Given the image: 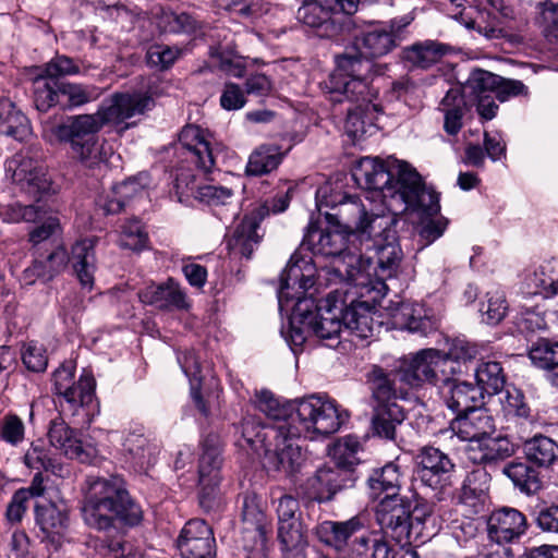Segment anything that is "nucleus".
<instances>
[{
    "label": "nucleus",
    "mask_w": 558,
    "mask_h": 558,
    "mask_svg": "<svg viewBox=\"0 0 558 558\" xmlns=\"http://www.w3.org/2000/svg\"><path fill=\"white\" fill-rule=\"evenodd\" d=\"M256 408L275 424L264 425L252 414L243 417L241 435L254 450L263 447L268 451L275 435L280 436L288 430L294 435H331L349 418L348 411L340 410L336 401L319 396L280 403L270 391L262 390L256 393Z\"/></svg>",
    "instance_id": "nucleus-1"
},
{
    "label": "nucleus",
    "mask_w": 558,
    "mask_h": 558,
    "mask_svg": "<svg viewBox=\"0 0 558 558\" xmlns=\"http://www.w3.org/2000/svg\"><path fill=\"white\" fill-rule=\"evenodd\" d=\"M154 105L147 94H114L108 105H102L95 113L68 117L53 126L51 134L60 143L69 144L72 158L88 170L99 169L112 155L98 133L107 124H120L136 114H143Z\"/></svg>",
    "instance_id": "nucleus-2"
},
{
    "label": "nucleus",
    "mask_w": 558,
    "mask_h": 558,
    "mask_svg": "<svg viewBox=\"0 0 558 558\" xmlns=\"http://www.w3.org/2000/svg\"><path fill=\"white\" fill-rule=\"evenodd\" d=\"M354 181L378 193L388 213L396 216L408 209L439 213V196L427 187L421 174L408 162L375 157L361 158L353 169Z\"/></svg>",
    "instance_id": "nucleus-3"
},
{
    "label": "nucleus",
    "mask_w": 558,
    "mask_h": 558,
    "mask_svg": "<svg viewBox=\"0 0 558 558\" xmlns=\"http://www.w3.org/2000/svg\"><path fill=\"white\" fill-rule=\"evenodd\" d=\"M350 235L339 228L319 229L310 223L301 243V250L311 253L313 258H330L328 265L319 266L318 279L326 288L332 286H354L369 290L372 283L373 258L362 253L347 250Z\"/></svg>",
    "instance_id": "nucleus-4"
},
{
    "label": "nucleus",
    "mask_w": 558,
    "mask_h": 558,
    "mask_svg": "<svg viewBox=\"0 0 558 558\" xmlns=\"http://www.w3.org/2000/svg\"><path fill=\"white\" fill-rule=\"evenodd\" d=\"M316 206L329 226L339 228L347 234L371 239L377 229L397 223V216L369 214L357 195H348L332 182L322 184L315 194Z\"/></svg>",
    "instance_id": "nucleus-5"
},
{
    "label": "nucleus",
    "mask_w": 558,
    "mask_h": 558,
    "mask_svg": "<svg viewBox=\"0 0 558 558\" xmlns=\"http://www.w3.org/2000/svg\"><path fill=\"white\" fill-rule=\"evenodd\" d=\"M84 522L92 529L107 531L116 520L135 526L143 519L141 507L130 497L119 477L95 478L88 484L82 507Z\"/></svg>",
    "instance_id": "nucleus-6"
},
{
    "label": "nucleus",
    "mask_w": 558,
    "mask_h": 558,
    "mask_svg": "<svg viewBox=\"0 0 558 558\" xmlns=\"http://www.w3.org/2000/svg\"><path fill=\"white\" fill-rule=\"evenodd\" d=\"M8 170H13L12 180L20 187L35 198V204L23 205L19 202L10 204L4 214V221L8 222H36L45 219L47 210L40 204L44 196L51 190L50 179L41 168L34 166L32 159L11 160Z\"/></svg>",
    "instance_id": "nucleus-7"
},
{
    "label": "nucleus",
    "mask_w": 558,
    "mask_h": 558,
    "mask_svg": "<svg viewBox=\"0 0 558 558\" xmlns=\"http://www.w3.org/2000/svg\"><path fill=\"white\" fill-rule=\"evenodd\" d=\"M376 283L384 287L383 281L372 278L369 290L351 284L338 286L339 288L329 292V300L332 301L335 311L343 313L344 328L360 339H367L374 335L373 303L376 301V298L361 299L372 294L376 289Z\"/></svg>",
    "instance_id": "nucleus-8"
},
{
    "label": "nucleus",
    "mask_w": 558,
    "mask_h": 558,
    "mask_svg": "<svg viewBox=\"0 0 558 558\" xmlns=\"http://www.w3.org/2000/svg\"><path fill=\"white\" fill-rule=\"evenodd\" d=\"M397 47L392 33L383 28H374L355 37L352 46L336 57L339 71L351 73L371 72V59L384 57Z\"/></svg>",
    "instance_id": "nucleus-9"
},
{
    "label": "nucleus",
    "mask_w": 558,
    "mask_h": 558,
    "mask_svg": "<svg viewBox=\"0 0 558 558\" xmlns=\"http://www.w3.org/2000/svg\"><path fill=\"white\" fill-rule=\"evenodd\" d=\"M304 251L300 246L281 274L278 291L280 307L288 305L290 301L307 300L305 293L316 284L326 287L325 281L319 282L318 279L319 266L316 265L312 256L303 255Z\"/></svg>",
    "instance_id": "nucleus-10"
},
{
    "label": "nucleus",
    "mask_w": 558,
    "mask_h": 558,
    "mask_svg": "<svg viewBox=\"0 0 558 558\" xmlns=\"http://www.w3.org/2000/svg\"><path fill=\"white\" fill-rule=\"evenodd\" d=\"M376 522L386 537L408 544L412 529V499L407 495L384 496L375 509Z\"/></svg>",
    "instance_id": "nucleus-11"
},
{
    "label": "nucleus",
    "mask_w": 558,
    "mask_h": 558,
    "mask_svg": "<svg viewBox=\"0 0 558 558\" xmlns=\"http://www.w3.org/2000/svg\"><path fill=\"white\" fill-rule=\"evenodd\" d=\"M456 373L450 359L436 349H424L417 352L399 373L401 380L412 387L430 383L440 388L442 377Z\"/></svg>",
    "instance_id": "nucleus-12"
},
{
    "label": "nucleus",
    "mask_w": 558,
    "mask_h": 558,
    "mask_svg": "<svg viewBox=\"0 0 558 558\" xmlns=\"http://www.w3.org/2000/svg\"><path fill=\"white\" fill-rule=\"evenodd\" d=\"M367 73H351L350 71L332 73L325 83L330 94V100L333 102L348 100L355 106L365 107L366 110L379 111L378 105L373 102L377 97V90L372 88Z\"/></svg>",
    "instance_id": "nucleus-13"
},
{
    "label": "nucleus",
    "mask_w": 558,
    "mask_h": 558,
    "mask_svg": "<svg viewBox=\"0 0 558 558\" xmlns=\"http://www.w3.org/2000/svg\"><path fill=\"white\" fill-rule=\"evenodd\" d=\"M242 538L247 558H265L268 522L255 495L246 494L242 501Z\"/></svg>",
    "instance_id": "nucleus-14"
},
{
    "label": "nucleus",
    "mask_w": 558,
    "mask_h": 558,
    "mask_svg": "<svg viewBox=\"0 0 558 558\" xmlns=\"http://www.w3.org/2000/svg\"><path fill=\"white\" fill-rule=\"evenodd\" d=\"M356 481L355 471L333 459L318 468L308 485L318 502L330 501L338 493L351 488Z\"/></svg>",
    "instance_id": "nucleus-15"
},
{
    "label": "nucleus",
    "mask_w": 558,
    "mask_h": 558,
    "mask_svg": "<svg viewBox=\"0 0 558 558\" xmlns=\"http://www.w3.org/2000/svg\"><path fill=\"white\" fill-rule=\"evenodd\" d=\"M179 142L192 157L196 167L205 173L211 172L216 167L221 146L213 135L198 125L187 124L179 134Z\"/></svg>",
    "instance_id": "nucleus-16"
},
{
    "label": "nucleus",
    "mask_w": 558,
    "mask_h": 558,
    "mask_svg": "<svg viewBox=\"0 0 558 558\" xmlns=\"http://www.w3.org/2000/svg\"><path fill=\"white\" fill-rule=\"evenodd\" d=\"M69 264V254L61 244H44L34 251V260L22 275L25 284H33L41 279L49 281L62 272Z\"/></svg>",
    "instance_id": "nucleus-17"
},
{
    "label": "nucleus",
    "mask_w": 558,
    "mask_h": 558,
    "mask_svg": "<svg viewBox=\"0 0 558 558\" xmlns=\"http://www.w3.org/2000/svg\"><path fill=\"white\" fill-rule=\"evenodd\" d=\"M417 475L422 483L433 489H442L450 485L454 470L452 460L435 447H423L417 456Z\"/></svg>",
    "instance_id": "nucleus-18"
},
{
    "label": "nucleus",
    "mask_w": 558,
    "mask_h": 558,
    "mask_svg": "<svg viewBox=\"0 0 558 558\" xmlns=\"http://www.w3.org/2000/svg\"><path fill=\"white\" fill-rule=\"evenodd\" d=\"M177 547L182 558H215V537L211 527L202 519L185 523Z\"/></svg>",
    "instance_id": "nucleus-19"
},
{
    "label": "nucleus",
    "mask_w": 558,
    "mask_h": 558,
    "mask_svg": "<svg viewBox=\"0 0 558 558\" xmlns=\"http://www.w3.org/2000/svg\"><path fill=\"white\" fill-rule=\"evenodd\" d=\"M316 436L327 435L319 433H311L308 435H294L290 430L283 433L282 435H275L272 438L274 441V450L268 448V462L274 466L277 471H282L286 474L295 473L302 465L304 461V456L301 449V446L296 444V439L304 437L313 439Z\"/></svg>",
    "instance_id": "nucleus-20"
},
{
    "label": "nucleus",
    "mask_w": 558,
    "mask_h": 558,
    "mask_svg": "<svg viewBox=\"0 0 558 558\" xmlns=\"http://www.w3.org/2000/svg\"><path fill=\"white\" fill-rule=\"evenodd\" d=\"M450 430L463 441L482 445L495 433V421L488 410L481 407L457 415L450 423Z\"/></svg>",
    "instance_id": "nucleus-21"
},
{
    "label": "nucleus",
    "mask_w": 558,
    "mask_h": 558,
    "mask_svg": "<svg viewBox=\"0 0 558 558\" xmlns=\"http://www.w3.org/2000/svg\"><path fill=\"white\" fill-rule=\"evenodd\" d=\"M36 522L43 533L41 542L48 548L57 551L65 542L69 527V517L64 508L56 504L39 506L35 508Z\"/></svg>",
    "instance_id": "nucleus-22"
},
{
    "label": "nucleus",
    "mask_w": 558,
    "mask_h": 558,
    "mask_svg": "<svg viewBox=\"0 0 558 558\" xmlns=\"http://www.w3.org/2000/svg\"><path fill=\"white\" fill-rule=\"evenodd\" d=\"M525 515L518 509L502 507L494 510L487 519V533L497 544L513 542L526 532Z\"/></svg>",
    "instance_id": "nucleus-23"
},
{
    "label": "nucleus",
    "mask_w": 558,
    "mask_h": 558,
    "mask_svg": "<svg viewBox=\"0 0 558 558\" xmlns=\"http://www.w3.org/2000/svg\"><path fill=\"white\" fill-rule=\"evenodd\" d=\"M440 391L447 407L457 413L463 414L472 409L483 405L484 393L482 389L466 381H458L449 375L442 377Z\"/></svg>",
    "instance_id": "nucleus-24"
},
{
    "label": "nucleus",
    "mask_w": 558,
    "mask_h": 558,
    "mask_svg": "<svg viewBox=\"0 0 558 558\" xmlns=\"http://www.w3.org/2000/svg\"><path fill=\"white\" fill-rule=\"evenodd\" d=\"M125 462L137 472H146L157 461V445L151 442L143 432V427L129 430L122 439Z\"/></svg>",
    "instance_id": "nucleus-25"
},
{
    "label": "nucleus",
    "mask_w": 558,
    "mask_h": 558,
    "mask_svg": "<svg viewBox=\"0 0 558 558\" xmlns=\"http://www.w3.org/2000/svg\"><path fill=\"white\" fill-rule=\"evenodd\" d=\"M490 474L485 468H476L468 472L458 495L459 504L469 509L470 514L484 511L489 497Z\"/></svg>",
    "instance_id": "nucleus-26"
},
{
    "label": "nucleus",
    "mask_w": 558,
    "mask_h": 558,
    "mask_svg": "<svg viewBox=\"0 0 558 558\" xmlns=\"http://www.w3.org/2000/svg\"><path fill=\"white\" fill-rule=\"evenodd\" d=\"M395 225H388L381 230L377 229V236L374 241V250L378 272L376 276L380 279L392 278L399 268L402 259V251L396 241V231L392 230Z\"/></svg>",
    "instance_id": "nucleus-27"
},
{
    "label": "nucleus",
    "mask_w": 558,
    "mask_h": 558,
    "mask_svg": "<svg viewBox=\"0 0 558 558\" xmlns=\"http://www.w3.org/2000/svg\"><path fill=\"white\" fill-rule=\"evenodd\" d=\"M465 88L475 92H493L496 98L505 102L511 97L526 94V86L518 80L501 77L488 71L473 72L465 84Z\"/></svg>",
    "instance_id": "nucleus-28"
},
{
    "label": "nucleus",
    "mask_w": 558,
    "mask_h": 558,
    "mask_svg": "<svg viewBox=\"0 0 558 558\" xmlns=\"http://www.w3.org/2000/svg\"><path fill=\"white\" fill-rule=\"evenodd\" d=\"M48 438L51 447L70 459L88 462L94 454V449L90 446L85 447L77 433L61 418L50 422Z\"/></svg>",
    "instance_id": "nucleus-29"
},
{
    "label": "nucleus",
    "mask_w": 558,
    "mask_h": 558,
    "mask_svg": "<svg viewBox=\"0 0 558 558\" xmlns=\"http://www.w3.org/2000/svg\"><path fill=\"white\" fill-rule=\"evenodd\" d=\"M365 526L364 517L355 515L347 521H324L316 526L315 534L325 545L342 550L349 545L350 539Z\"/></svg>",
    "instance_id": "nucleus-30"
},
{
    "label": "nucleus",
    "mask_w": 558,
    "mask_h": 558,
    "mask_svg": "<svg viewBox=\"0 0 558 558\" xmlns=\"http://www.w3.org/2000/svg\"><path fill=\"white\" fill-rule=\"evenodd\" d=\"M138 298L142 303L159 310L187 307L185 293L172 278L160 284L151 283L145 287L138 291Z\"/></svg>",
    "instance_id": "nucleus-31"
},
{
    "label": "nucleus",
    "mask_w": 558,
    "mask_h": 558,
    "mask_svg": "<svg viewBox=\"0 0 558 558\" xmlns=\"http://www.w3.org/2000/svg\"><path fill=\"white\" fill-rule=\"evenodd\" d=\"M332 4L324 0H306L298 10V17L305 25L316 28L322 37H332L339 31V25L331 17Z\"/></svg>",
    "instance_id": "nucleus-32"
},
{
    "label": "nucleus",
    "mask_w": 558,
    "mask_h": 558,
    "mask_svg": "<svg viewBox=\"0 0 558 558\" xmlns=\"http://www.w3.org/2000/svg\"><path fill=\"white\" fill-rule=\"evenodd\" d=\"M95 245L96 240L93 238L80 240L72 246L69 255V263L72 264L77 279L87 289H92L94 284L96 270Z\"/></svg>",
    "instance_id": "nucleus-33"
},
{
    "label": "nucleus",
    "mask_w": 558,
    "mask_h": 558,
    "mask_svg": "<svg viewBox=\"0 0 558 558\" xmlns=\"http://www.w3.org/2000/svg\"><path fill=\"white\" fill-rule=\"evenodd\" d=\"M463 88H450L439 104V110L444 113V130L448 135H457L463 125V117L468 111V101Z\"/></svg>",
    "instance_id": "nucleus-34"
},
{
    "label": "nucleus",
    "mask_w": 558,
    "mask_h": 558,
    "mask_svg": "<svg viewBox=\"0 0 558 558\" xmlns=\"http://www.w3.org/2000/svg\"><path fill=\"white\" fill-rule=\"evenodd\" d=\"M327 301L329 303V307L326 311V314H319L315 302L313 301V306L311 307V327L313 330V335L322 340L330 341L327 343L328 347H333V341L340 337L343 324V313H339L335 311L332 306V301L329 300V295L327 296ZM308 305H311L308 303Z\"/></svg>",
    "instance_id": "nucleus-35"
},
{
    "label": "nucleus",
    "mask_w": 558,
    "mask_h": 558,
    "mask_svg": "<svg viewBox=\"0 0 558 558\" xmlns=\"http://www.w3.org/2000/svg\"><path fill=\"white\" fill-rule=\"evenodd\" d=\"M258 226L259 221L257 216H245L228 240L229 250L235 255L251 258L260 240L257 233Z\"/></svg>",
    "instance_id": "nucleus-36"
},
{
    "label": "nucleus",
    "mask_w": 558,
    "mask_h": 558,
    "mask_svg": "<svg viewBox=\"0 0 558 558\" xmlns=\"http://www.w3.org/2000/svg\"><path fill=\"white\" fill-rule=\"evenodd\" d=\"M0 134L20 142L25 141L32 134L26 116L7 98H0Z\"/></svg>",
    "instance_id": "nucleus-37"
},
{
    "label": "nucleus",
    "mask_w": 558,
    "mask_h": 558,
    "mask_svg": "<svg viewBox=\"0 0 558 558\" xmlns=\"http://www.w3.org/2000/svg\"><path fill=\"white\" fill-rule=\"evenodd\" d=\"M308 303L313 306V300L299 301L293 306L289 329L286 335V340L293 351L301 348L308 336L313 335Z\"/></svg>",
    "instance_id": "nucleus-38"
},
{
    "label": "nucleus",
    "mask_w": 558,
    "mask_h": 558,
    "mask_svg": "<svg viewBox=\"0 0 558 558\" xmlns=\"http://www.w3.org/2000/svg\"><path fill=\"white\" fill-rule=\"evenodd\" d=\"M502 473L526 495L536 494L543 487L539 472L529 461H511L504 466Z\"/></svg>",
    "instance_id": "nucleus-39"
},
{
    "label": "nucleus",
    "mask_w": 558,
    "mask_h": 558,
    "mask_svg": "<svg viewBox=\"0 0 558 558\" xmlns=\"http://www.w3.org/2000/svg\"><path fill=\"white\" fill-rule=\"evenodd\" d=\"M530 293L545 298L558 294V259L551 258L539 264L527 277Z\"/></svg>",
    "instance_id": "nucleus-40"
},
{
    "label": "nucleus",
    "mask_w": 558,
    "mask_h": 558,
    "mask_svg": "<svg viewBox=\"0 0 558 558\" xmlns=\"http://www.w3.org/2000/svg\"><path fill=\"white\" fill-rule=\"evenodd\" d=\"M523 440V450L529 462L539 468H550L558 460V444L551 438L537 434Z\"/></svg>",
    "instance_id": "nucleus-41"
},
{
    "label": "nucleus",
    "mask_w": 558,
    "mask_h": 558,
    "mask_svg": "<svg viewBox=\"0 0 558 558\" xmlns=\"http://www.w3.org/2000/svg\"><path fill=\"white\" fill-rule=\"evenodd\" d=\"M395 317L401 320L409 331L422 336L428 335L438 327L436 317L420 304L402 303Z\"/></svg>",
    "instance_id": "nucleus-42"
},
{
    "label": "nucleus",
    "mask_w": 558,
    "mask_h": 558,
    "mask_svg": "<svg viewBox=\"0 0 558 558\" xmlns=\"http://www.w3.org/2000/svg\"><path fill=\"white\" fill-rule=\"evenodd\" d=\"M367 483L369 489L376 497L380 495H402L400 489L403 483V474L399 465L389 462L383 468L374 470Z\"/></svg>",
    "instance_id": "nucleus-43"
},
{
    "label": "nucleus",
    "mask_w": 558,
    "mask_h": 558,
    "mask_svg": "<svg viewBox=\"0 0 558 558\" xmlns=\"http://www.w3.org/2000/svg\"><path fill=\"white\" fill-rule=\"evenodd\" d=\"M95 379L90 374H83L78 381L69 387V391L61 393L59 398L63 410H69L75 415L80 408L89 405L95 396Z\"/></svg>",
    "instance_id": "nucleus-44"
},
{
    "label": "nucleus",
    "mask_w": 558,
    "mask_h": 558,
    "mask_svg": "<svg viewBox=\"0 0 558 558\" xmlns=\"http://www.w3.org/2000/svg\"><path fill=\"white\" fill-rule=\"evenodd\" d=\"M447 46L437 41L426 40L403 49V59L413 66L427 69L437 63L446 53Z\"/></svg>",
    "instance_id": "nucleus-45"
},
{
    "label": "nucleus",
    "mask_w": 558,
    "mask_h": 558,
    "mask_svg": "<svg viewBox=\"0 0 558 558\" xmlns=\"http://www.w3.org/2000/svg\"><path fill=\"white\" fill-rule=\"evenodd\" d=\"M147 183L148 175L140 173L137 177L130 178L116 186L113 195L108 197L101 205L105 214L114 215L120 213L125 205V201L143 192Z\"/></svg>",
    "instance_id": "nucleus-46"
},
{
    "label": "nucleus",
    "mask_w": 558,
    "mask_h": 558,
    "mask_svg": "<svg viewBox=\"0 0 558 558\" xmlns=\"http://www.w3.org/2000/svg\"><path fill=\"white\" fill-rule=\"evenodd\" d=\"M178 362L185 376L190 380L191 396L197 410L204 415H209V409L201 395L199 388L202 383L201 364L194 351H186L178 355Z\"/></svg>",
    "instance_id": "nucleus-47"
},
{
    "label": "nucleus",
    "mask_w": 558,
    "mask_h": 558,
    "mask_svg": "<svg viewBox=\"0 0 558 558\" xmlns=\"http://www.w3.org/2000/svg\"><path fill=\"white\" fill-rule=\"evenodd\" d=\"M29 75L34 83V104L38 111L46 112L58 104L60 84L50 80L46 74L35 71V66L29 69Z\"/></svg>",
    "instance_id": "nucleus-48"
},
{
    "label": "nucleus",
    "mask_w": 558,
    "mask_h": 558,
    "mask_svg": "<svg viewBox=\"0 0 558 558\" xmlns=\"http://www.w3.org/2000/svg\"><path fill=\"white\" fill-rule=\"evenodd\" d=\"M222 461L220 437L217 434L210 433L202 441L198 475L221 477L220 469Z\"/></svg>",
    "instance_id": "nucleus-49"
},
{
    "label": "nucleus",
    "mask_w": 558,
    "mask_h": 558,
    "mask_svg": "<svg viewBox=\"0 0 558 558\" xmlns=\"http://www.w3.org/2000/svg\"><path fill=\"white\" fill-rule=\"evenodd\" d=\"M405 418L402 408L398 404L375 405L373 415V428L375 433L386 439H393L397 425Z\"/></svg>",
    "instance_id": "nucleus-50"
},
{
    "label": "nucleus",
    "mask_w": 558,
    "mask_h": 558,
    "mask_svg": "<svg viewBox=\"0 0 558 558\" xmlns=\"http://www.w3.org/2000/svg\"><path fill=\"white\" fill-rule=\"evenodd\" d=\"M476 386L482 392L496 395L500 392L506 384V375L501 364L496 361L482 362L475 369Z\"/></svg>",
    "instance_id": "nucleus-51"
},
{
    "label": "nucleus",
    "mask_w": 558,
    "mask_h": 558,
    "mask_svg": "<svg viewBox=\"0 0 558 558\" xmlns=\"http://www.w3.org/2000/svg\"><path fill=\"white\" fill-rule=\"evenodd\" d=\"M23 459L25 465L33 470L54 472L57 468V460L51 450V445L43 438L32 441Z\"/></svg>",
    "instance_id": "nucleus-52"
},
{
    "label": "nucleus",
    "mask_w": 558,
    "mask_h": 558,
    "mask_svg": "<svg viewBox=\"0 0 558 558\" xmlns=\"http://www.w3.org/2000/svg\"><path fill=\"white\" fill-rule=\"evenodd\" d=\"M282 155L276 146H260L248 159L246 174L263 175L275 170L281 162Z\"/></svg>",
    "instance_id": "nucleus-53"
},
{
    "label": "nucleus",
    "mask_w": 558,
    "mask_h": 558,
    "mask_svg": "<svg viewBox=\"0 0 558 558\" xmlns=\"http://www.w3.org/2000/svg\"><path fill=\"white\" fill-rule=\"evenodd\" d=\"M501 411L506 418L533 423L531 408L525 401L523 392L517 388H508L500 400Z\"/></svg>",
    "instance_id": "nucleus-54"
},
{
    "label": "nucleus",
    "mask_w": 558,
    "mask_h": 558,
    "mask_svg": "<svg viewBox=\"0 0 558 558\" xmlns=\"http://www.w3.org/2000/svg\"><path fill=\"white\" fill-rule=\"evenodd\" d=\"M373 109L366 110L363 106H354L348 109L344 122V131L352 140H361L373 126L376 113Z\"/></svg>",
    "instance_id": "nucleus-55"
},
{
    "label": "nucleus",
    "mask_w": 558,
    "mask_h": 558,
    "mask_svg": "<svg viewBox=\"0 0 558 558\" xmlns=\"http://www.w3.org/2000/svg\"><path fill=\"white\" fill-rule=\"evenodd\" d=\"M480 451L477 456L471 457L475 463H495L509 458L513 450L509 442L502 438H493L488 436L483 440L482 445H477Z\"/></svg>",
    "instance_id": "nucleus-56"
},
{
    "label": "nucleus",
    "mask_w": 558,
    "mask_h": 558,
    "mask_svg": "<svg viewBox=\"0 0 558 558\" xmlns=\"http://www.w3.org/2000/svg\"><path fill=\"white\" fill-rule=\"evenodd\" d=\"M371 390L376 405L397 404V391L393 380L381 368H374L369 378Z\"/></svg>",
    "instance_id": "nucleus-57"
},
{
    "label": "nucleus",
    "mask_w": 558,
    "mask_h": 558,
    "mask_svg": "<svg viewBox=\"0 0 558 558\" xmlns=\"http://www.w3.org/2000/svg\"><path fill=\"white\" fill-rule=\"evenodd\" d=\"M531 362L542 369L558 367V342L541 339L532 345L529 352Z\"/></svg>",
    "instance_id": "nucleus-58"
},
{
    "label": "nucleus",
    "mask_w": 558,
    "mask_h": 558,
    "mask_svg": "<svg viewBox=\"0 0 558 558\" xmlns=\"http://www.w3.org/2000/svg\"><path fill=\"white\" fill-rule=\"evenodd\" d=\"M507 311L508 303L505 293L499 290L487 292L486 301L482 303L480 308L483 322L493 326L498 325L505 318Z\"/></svg>",
    "instance_id": "nucleus-59"
},
{
    "label": "nucleus",
    "mask_w": 558,
    "mask_h": 558,
    "mask_svg": "<svg viewBox=\"0 0 558 558\" xmlns=\"http://www.w3.org/2000/svg\"><path fill=\"white\" fill-rule=\"evenodd\" d=\"M35 71L46 74L50 80L82 73L80 63L65 54H56L43 66H35Z\"/></svg>",
    "instance_id": "nucleus-60"
},
{
    "label": "nucleus",
    "mask_w": 558,
    "mask_h": 558,
    "mask_svg": "<svg viewBox=\"0 0 558 558\" xmlns=\"http://www.w3.org/2000/svg\"><path fill=\"white\" fill-rule=\"evenodd\" d=\"M278 539L283 551L302 548L306 544L303 525L300 520L278 523Z\"/></svg>",
    "instance_id": "nucleus-61"
},
{
    "label": "nucleus",
    "mask_w": 558,
    "mask_h": 558,
    "mask_svg": "<svg viewBox=\"0 0 558 558\" xmlns=\"http://www.w3.org/2000/svg\"><path fill=\"white\" fill-rule=\"evenodd\" d=\"M361 448L362 445L356 436L347 435L336 442L332 459L355 471L356 465L360 463L356 454Z\"/></svg>",
    "instance_id": "nucleus-62"
},
{
    "label": "nucleus",
    "mask_w": 558,
    "mask_h": 558,
    "mask_svg": "<svg viewBox=\"0 0 558 558\" xmlns=\"http://www.w3.org/2000/svg\"><path fill=\"white\" fill-rule=\"evenodd\" d=\"M148 241L147 232L137 219L125 221L121 227L119 245L132 251H142Z\"/></svg>",
    "instance_id": "nucleus-63"
},
{
    "label": "nucleus",
    "mask_w": 558,
    "mask_h": 558,
    "mask_svg": "<svg viewBox=\"0 0 558 558\" xmlns=\"http://www.w3.org/2000/svg\"><path fill=\"white\" fill-rule=\"evenodd\" d=\"M352 549L357 555H365V558H392L391 548L381 538L361 535L352 542Z\"/></svg>",
    "instance_id": "nucleus-64"
}]
</instances>
